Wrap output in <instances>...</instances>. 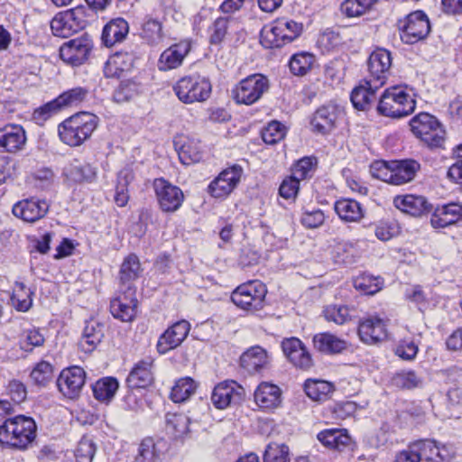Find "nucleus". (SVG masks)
Masks as SVG:
<instances>
[{
	"instance_id": "f257e3e1",
	"label": "nucleus",
	"mask_w": 462,
	"mask_h": 462,
	"mask_svg": "<svg viewBox=\"0 0 462 462\" xmlns=\"http://www.w3.org/2000/svg\"><path fill=\"white\" fill-rule=\"evenodd\" d=\"M34 420L24 415L5 419L0 425V443L18 450H25L36 438Z\"/></svg>"
},
{
	"instance_id": "f03ea898",
	"label": "nucleus",
	"mask_w": 462,
	"mask_h": 462,
	"mask_svg": "<svg viewBox=\"0 0 462 462\" xmlns=\"http://www.w3.org/2000/svg\"><path fill=\"white\" fill-rule=\"evenodd\" d=\"M97 126V117L88 112H80L68 117L58 125L60 141L70 146L78 147L90 138Z\"/></svg>"
},
{
	"instance_id": "7ed1b4c3",
	"label": "nucleus",
	"mask_w": 462,
	"mask_h": 462,
	"mask_svg": "<svg viewBox=\"0 0 462 462\" xmlns=\"http://www.w3.org/2000/svg\"><path fill=\"white\" fill-rule=\"evenodd\" d=\"M409 125L413 135L428 148H445L446 130L435 116L420 112L410 120Z\"/></svg>"
},
{
	"instance_id": "20e7f679",
	"label": "nucleus",
	"mask_w": 462,
	"mask_h": 462,
	"mask_svg": "<svg viewBox=\"0 0 462 462\" xmlns=\"http://www.w3.org/2000/svg\"><path fill=\"white\" fill-rule=\"evenodd\" d=\"M415 107L416 101L406 88L393 86L383 91L377 105V111L384 116L401 118L413 113Z\"/></svg>"
},
{
	"instance_id": "39448f33",
	"label": "nucleus",
	"mask_w": 462,
	"mask_h": 462,
	"mask_svg": "<svg viewBox=\"0 0 462 462\" xmlns=\"http://www.w3.org/2000/svg\"><path fill=\"white\" fill-rule=\"evenodd\" d=\"M303 32V24L287 18H279L263 27L260 42L266 49L281 48L296 40Z\"/></svg>"
},
{
	"instance_id": "423d86ee",
	"label": "nucleus",
	"mask_w": 462,
	"mask_h": 462,
	"mask_svg": "<svg viewBox=\"0 0 462 462\" xmlns=\"http://www.w3.org/2000/svg\"><path fill=\"white\" fill-rule=\"evenodd\" d=\"M173 90L184 104L203 102L211 94L210 81L199 75L183 77L173 87Z\"/></svg>"
},
{
	"instance_id": "0eeeda50",
	"label": "nucleus",
	"mask_w": 462,
	"mask_h": 462,
	"mask_svg": "<svg viewBox=\"0 0 462 462\" xmlns=\"http://www.w3.org/2000/svg\"><path fill=\"white\" fill-rule=\"evenodd\" d=\"M267 289L259 281H250L239 285L231 294L235 305L245 310L263 309Z\"/></svg>"
},
{
	"instance_id": "6e6552de",
	"label": "nucleus",
	"mask_w": 462,
	"mask_h": 462,
	"mask_svg": "<svg viewBox=\"0 0 462 462\" xmlns=\"http://www.w3.org/2000/svg\"><path fill=\"white\" fill-rule=\"evenodd\" d=\"M269 79L263 74H252L239 81L233 89V97L236 103L253 105L268 91Z\"/></svg>"
},
{
	"instance_id": "1a4fd4ad",
	"label": "nucleus",
	"mask_w": 462,
	"mask_h": 462,
	"mask_svg": "<svg viewBox=\"0 0 462 462\" xmlns=\"http://www.w3.org/2000/svg\"><path fill=\"white\" fill-rule=\"evenodd\" d=\"M401 39L406 44H414L425 39L430 32V23L423 11H415L400 22Z\"/></svg>"
},
{
	"instance_id": "9d476101",
	"label": "nucleus",
	"mask_w": 462,
	"mask_h": 462,
	"mask_svg": "<svg viewBox=\"0 0 462 462\" xmlns=\"http://www.w3.org/2000/svg\"><path fill=\"white\" fill-rule=\"evenodd\" d=\"M391 66V52L386 49L377 48L367 60L368 75L365 78L374 84V88H380L386 82Z\"/></svg>"
},
{
	"instance_id": "9b49d317",
	"label": "nucleus",
	"mask_w": 462,
	"mask_h": 462,
	"mask_svg": "<svg viewBox=\"0 0 462 462\" xmlns=\"http://www.w3.org/2000/svg\"><path fill=\"white\" fill-rule=\"evenodd\" d=\"M93 49V42L87 34L64 42L60 48V59L72 66L83 64Z\"/></svg>"
},
{
	"instance_id": "f8f14e48",
	"label": "nucleus",
	"mask_w": 462,
	"mask_h": 462,
	"mask_svg": "<svg viewBox=\"0 0 462 462\" xmlns=\"http://www.w3.org/2000/svg\"><path fill=\"white\" fill-rule=\"evenodd\" d=\"M153 189L160 208L163 212H175L184 200L182 190L163 178L155 179Z\"/></svg>"
},
{
	"instance_id": "ddd939ff",
	"label": "nucleus",
	"mask_w": 462,
	"mask_h": 462,
	"mask_svg": "<svg viewBox=\"0 0 462 462\" xmlns=\"http://www.w3.org/2000/svg\"><path fill=\"white\" fill-rule=\"evenodd\" d=\"M50 209V203L44 199L31 197L16 202L12 212L24 222L34 223L43 218Z\"/></svg>"
},
{
	"instance_id": "4468645a",
	"label": "nucleus",
	"mask_w": 462,
	"mask_h": 462,
	"mask_svg": "<svg viewBox=\"0 0 462 462\" xmlns=\"http://www.w3.org/2000/svg\"><path fill=\"white\" fill-rule=\"evenodd\" d=\"M85 383L86 372L77 365L63 369L57 379L59 391L69 399L79 397Z\"/></svg>"
},
{
	"instance_id": "2eb2a0df",
	"label": "nucleus",
	"mask_w": 462,
	"mask_h": 462,
	"mask_svg": "<svg viewBox=\"0 0 462 462\" xmlns=\"http://www.w3.org/2000/svg\"><path fill=\"white\" fill-rule=\"evenodd\" d=\"M136 306L135 289L127 285L124 291L111 300L110 311L114 318L123 322H130L135 316Z\"/></svg>"
},
{
	"instance_id": "dca6fc26",
	"label": "nucleus",
	"mask_w": 462,
	"mask_h": 462,
	"mask_svg": "<svg viewBox=\"0 0 462 462\" xmlns=\"http://www.w3.org/2000/svg\"><path fill=\"white\" fill-rule=\"evenodd\" d=\"M190 324L185 319L179 320L169 327L159 337L156 348L163 355L178 347L188 337Z\"/></svg>"
},
{
	"instance_id": "f3484780",
	"label": "nucleus",
	"mask_w": 462,
	"mask_h": 462,
	"mask_svg": "<svg viewBox=\"0 0 462 462\" xmlns=\"http://www.w3.org/2000/svg\"><path fill=\"white\" fill-rule=\"evenodd\" d=\"M282 348L287 359L297 368L309 370L313 365L311 356L298 337L284 338L282 341Z\"/></svg>"
},
{
	"instance_id": "a211bd4d",
	"label": "nucleus",
	"mask_w": 462,
	"mask_h": 462,
	"mask_svg": "<svg viewBox=\"0 0 462 462\" xmlns=\"http://www.w3.org/2000/svg\"><path fill=\"white\" fill-rule=\"evenodd\" d=\"M242 167L234 165L220 172L208 186V192L215 198H222L228 195L238 184L241 175Z\"/></svg>"
},
{
	"instance_id": "6ab92c4d",
	"label": "nucleus",
	"mask_w": 462,
	"mask_h": 462,
	"mask_svg": "<svg viewBox=\"0 0 462 462\" xmlns=\"http://www.w3.org/2000/svg\"><path fill=\"white\" fill-rule=\"evenodd\" d=\"M340 113V107L334 103L319 106L313 114L310 122L313 130L321 134L330 133L336 127V122Z\"/></svg>"
},
{
	"instance_id": "aec40b11",
	"label": "nucleus",
	"mask_w": 462,
	"mask_h": 462,
	"mask_svg": "<svg viewBox=\"0 0 462 462\" xmlns=\"http://www.w3.org/2000/svg\"><path fill=\"white\" fill-rule=\"evenodd\" d=\"M62 175L68 180L74 183H90L97 179V168L88 162H82L78 159H73L64 166Z\"/></svg>"
},
{
	"instance_id": "412c9836",
	"label": "nucleus",
	"mask_w": 462,
	"mask_h": 462,
	"mask_svg": "<svg viewBox=\"0 0 462 462\" xmlns=\"http://www.w3.org/2000/svg\"><path fill=\"white\" fill-rule=\"evenodd\" d=\"M358 336L361 341L368 345L383 341L387 337L385 324L377 317L368 318L359 323Z\"/></svg>"
},
{
	"instance_id": "4be33fe9",
	"label": "nucleus",
	"mask_w": 462,
	"mask_h": 462,
	"mask_svg": "<svg viewBox=\"0 0 462 462\" xmlns=\"http://www.w3.org/2000/svg\"><path fill=\"white\" fill-rule=\"evenodd\" d=\"M190 51V42L181 41L166 49L160 56L158 67L161 70H170L181 65L185 56Z\"/></svg>"
},
{
	"instance_id": "5701e85b",
	"label": "nucleus",
	"mask_w": 462,
	"mask_h": 462,
	"mask_svg": "<svg viewBox=\"0 0 462 462\" xmlns=\"http://www.w3.org/2000/svg\"><path fill=\"white\" fill-rule=\"evenodd\" d=\"M152 365L153 360L151 357L139 361L126 378L127 386L137 389L151 385L153 382Z\"/></svg>"
},
{
	"instance_id": "b1692460",
	"label": "nucleus",
	"mask_w": 462,
	"mask_h": 462,
	"mask_svg": "<svg viewBox=\"0 0 462 462\" xmlns=\"http://www.w3.org/2000/svg\"><path fill=\"white\" fill-rule=\"evenodd\" d=\"M461 219L462 205L453 202L438 207L431 216L430 223L434 228H444Z\"/></svg>"
},
{
	"instance_id": "393cba45",
	"label": "nucleus",
	"mask_w": 462,
	"mask_h": 462,
	"mask_svg": "<svg viewBox=\"0 0 462 462\" xmlns=\"http://www.w3.org/2000/svg\"><path fill=\"white\" fill-rule=\"evenodd\" d=\"M134 63L133 52L117 51L105 63L103 71L106 78H120L124 72L130 71Z\"/></svg>"
},
{
	"instance_id": "a878e982",
	"label": "nucleus",
	"mask_w": 462,
	"mask_h": 462,
	"mask_svg": "<svg viewBox=\"0 0 462 462\" xmlns=\"http://www.w3.org/2000/svg\"><path fill=\"white\" fill-rule=\"evenodd\" d=\"M173 145L182 164L189 165L201 160L199 143L185 135L174 137Z\"/></svg>"
},
{
	"instance_id": "bb28decb",
	"label": "nucleus",
	"mask_w": 462,
	"mask_h": 462,
	"mask_svg": "<svg viewBox=\"0 0 462 462\" xmlns=\"http://www.w3.org/2000/svg\"><path fill=\"white\" fill-rule=\"evenodd\" d=\"M25 131L21 125H8L0 129V149L14 152L21 150L25 144Z\"/></svg>"
},
{
	"instance_id": "cd10ccee",
	"label": "nucleus",
	"mask_w": 462,
	"mask_h": 462,
	"mask_svg": "<svg viewBox=\"0 0 462 462\" xmlns=\"http://www.w3.org/2000/svg\"><path fill=\"white\" fill-rule=\"evenodd\" d=\"M393 204L398 209L414 217H420L431 209L426 198L412 194L395 197Z\"/></svg>"
},
{
	"instance_id": "c85d7f7f",
	"label": "nucleus",
	"mask_w": 462,
	"mask_h": 462,
	"mask_svg": "<svg viewBox=\"0 0 462 462\" xmlns=\"http://www.w3.org/2000/svg\"><path fill=\"white\" fill-rule=\"evenodd\" d=\"M129 33V24L124 18H116L103 28L101 40L105 46L112 47L122 42Z\"/></svg>"
},
{
	"instance_id": "c756f323",
	"label": "nucleus",
	"mask_w": 462,
	"mask_h": 462,
	"mask_svg": "<svg viewBox=\"0 0 462 462\" xmlns=\"http://www.w3.org/2000/svg\"><path fill=\"white\" fill-rule=\"evenodd\" d=\"M313 346L319 352L335 355L346 350L348 344L346 340L329 332L318 333L312 338Z\"/></svg>"
},
{
	"instance_id": "7c9ffc66",
	"label": "nucleus",
	"mask_w": 462,
	"mask_h": 462,
	"mask_svg": "<svg viewBox=\"0 0 462 462\" xmlns=\"http://www.w3.org/2000/svg\"><path fill=\"white\" fill-rule=\"evenodd\" d=\"M104 337V325L95 319L86 321L82 337L79 342V347L86 353H90Z\"/></svg>"
},
{
	"instance_id": "2f4dec72",
	"label": "nucleus",
	"mask_w": 462,
	"mask_h": 462,
	"mask_svg": "<svg viewBox=\"0 0 462 462\" xmlns=\"http://www.w3.org/2000/svg\"><path fill=\"white\" fill-rule=\"evenodd\" d=\"M280 388L273 383H262L254 392V401L262 409H274L282 402Z\"/></svg>"
},
{
	"instance_id": "473e14b6",
	"label": "nucleus",
	"mask_w": 462,
	"mask_h": 462,
	"mask_svg": "<svg viewBox=\"0 0 462 462\" xmlns=\"http://www.w3.org/2000/svg\"><path fill=\"white\" fill-rule=\"evenodd\" d=\"M392 165L393 166V185L411 181L420 170V162L413 159L393 161Z\"/></svg>"
},
{
	"instance_id": "72a5a7b5",
	"label": "nucleus",
	"mask_w": 462,
	"mask_h": 462,
	"mask_svg": "<svg viewBox=\"0 0 462 462\" xmlns=\"http://www.w3.org/2000/svg\"><path fill=\"white\" fill-rule=\"evenodd\" d=\"M235 381L224 382L215 386L211 401L213 405L219 410L226 409L233 402L239 399V393L235 390Z\"/></svg>"
},
{
	"instance_id": "f704fd0d",
	"label": "nucleus",
	"mask_w": 462,
	"mask_h": 462,
	"mask_svg": "<svg viewBox=\"0 0 462 462\" xmlns=\"http://www.w3.org/2000/svg\"><path fill=\"white\" fill-rule=\"evenodd\" d=\"M267 363V353L259 346H252L240 357L241 366L250 374L259 372Z\"/></svg>"
},
{
	"instance_id": "c9c22d12",
	"label": "nucleus",
	"mask_w": 462,
	"mask_h": 462,
	"mask_svg": "<svg viewBox=\"0 0 462 462\" xmlns=\"http://www.w3.org/2000/svg\"><path fill=\"white\" fill-rule=\"evenodd\" d=\"M368 79H364V84L355 88L351 93L353 106L358 110H366L372 102L375 100V92L379 88H374Z\"/></svg>"
},
{
	"instance_id": "e433bc0d",
	"label": "nucleus",
	"mask_w": 462,
	"mask_h": 462,
	"mask_svg": "<svg viewBox=\"0 0 462 462\" xmlns=\"http://www.w3.org/2000/svg\"><path fill=\"white\" fill-rule=\"evenodd\" d=\"M318 439L327 448L338 451L351 444V438L346 430L340 429L325 430L318 434Z\"/></svg>"
},
{
	"instance_id": "4c0bfd02",
	"label": "nucleus",
	"mask_w": 462,
	"mask_h": 462,
	"mask_svg": "<svg viewBox=\"0 0 462 462\" xmlns=\"http://www.w3.org/2000/svg\"><path fill=\"white\" fill-rule=\"evenodd\" d=\"M334 208L338 217L346 222H358L365 216L361 204L355 199H339L336 201Z\"/></svg>"
},
{
	"instance_id": "58836bf2",
	"label": "nucleus",
	"mask_w": 462,
	"mask_h": 462,
	"mask_svg": "<svg viewBox=\"0 0 462 462\" xmlns=\"http://www.w3.org/2000/svg\"><path fill=\"white\" fill-rule=\"evenodd\" d=\"M162 440L146 437L142 439L133 462H156L161 455Z\"/></svg>"
},
{
	"instance_id": "ea45409f",
	"label": "nucleus",
	"mask_w": 462,
	"mask_h": 462,
	"mask_svg": "<svg viewBox=\"0 0 462 462\" xmlns=\"http://www.w3.org/2000/svg\"><path fill=\"white\" fill-rule=\"evenodd\" d=\"M353 286L364 294L374 295L382 290L383 279L380 276L364 273L353 279Z\"/></svg>"
},
{
	"instance_id": "a19ab883",
	"label": "nucleus",
	"mask_w": 462,
	"mask_h": 462,
	"mask_svg": "<svg viewBox=\"0 0 462 462\" xmlns=\"http://www.w3.org/2000/svg\"><path fill=\"white\" fill-rule=\"evenodd\" d=\"M142 272L141 263L136 254H131L126 256L122 263L119 279L125 287L131 285L130 282L137 279Z\"/></svg>"
},
{
	"instance_id": "79ce46f5",
	"label": "nucleus",
	"mask_w": 462,
	"mask_h": 462,
	"mask_svg": "<svg viewBox=\"0 0 462 462\" xmlns=\"http://www.w3.org/2000/svg\"><path fill=\"white\" fill-rule=\"evenodd\" d=\"M119 383L115 377H104L92 385L94 397L100 402H109L118 390Z\"/></svg>"
},
{
	"instance_id": "37998d69",
	"label": "nucleus",
	"mask_w": 462,
	"mask_h": 462,
	"mask_svg": "<svg viewBox=\"0 0 462 462\" xmlns=\"http://www.w3.org/2000/svg\"><path fill=\"white\" fill-rule=\"evenodd\" d=\"M140 36L151 45L158 44L163 39L162 23L152 16H146L142 24Z\"/></svg>"
},
{
	"instance_id": "c03bdc74",
	"label": "nucleus",
	"mask_w": 462,
	"mask_h": 462,
	"mask_svg": "<svg viewBox=\"0 0 462 462\" xmlns=\"http://www.w3.org/2000/svg\"><path fill=\"white\" fill-rule=\"evenodd\" d=\"M32 291L23 282H16L11 296L12 305L16 310L25 312L32 305Z\"/></svg>"
},
{
	"instance_id": "a18cd8bd",
	"label": "nucleus",
	"mask_w": 462,
	"mask_h": 462,
	"mask_svg": "<svg viewBox=\"0 0 462 462\" xmlns=\"http://www.w3.org/2000/svg\"><path fill=\"white\" fill-rule=\"evenodd\" d=\"M315 61V57L310 52H298L293 54L289 61L291 72L295 76L306 75Z\"/></svg>"
},
{
	"instance_id": "49530a36",
	"label": "nucleus",
	"mask_w": 462,
	"mask_h": 462,
	"mask_svg": "<svg viewBox=\"0 0 462 462\" xmlns=\"http://www.w3.org/2000/svg\"><path fill=\"white\" fill-rule=\"evenodd\" d=\"M140 84L134 79L122 80L114 90L113 100L116 103L128 102L140 94Z\"/></svg>"
},
{
	"instance_id": "de8ad7c7",
	"label": "nucleus",
	"mask_w": 462,
	"mask_h": 462,
	"mask_svg": "<svg viewBox=\"0 0 462 462\" xmlns=\"http://www.w3.org/2000/svg\"><path fill=\"white\" fill-rule=\"evenodd\" d=\"M166 430L178 439L189 432V419L184 414L168 413L166 415Z\"/></svg>"
},
{
	"instance_id": "09e8293b",
	"label": "nucleus",
	"mask_w": 462,
	"mask_h": 462,
	"mask_svg": "<svg viewBox=\"0 0 462 462\" xmlns=\"http://www.w3.org/2000/svg\"><path fill=\"white\" fill-rule=\"evenodd\" d=\"M306 394L314 401H326L333 392V385L326 381H307L304 385Z\"/></svg>"
},
{
	"instance_id": "8fccbe9b",
	"label": "nucleus",
	"mask_w": 462,
	"mask_h": 462,
	"mask_svg": "<svg viewBox=\"0 0 462 462\" xmlns=\"http://www.w3.org/2000/svg\"><path fill=\"white\" fill-rule=\"evenodd\" d=\"M196 388V383L190 377L180 378L171 389V399L174 402H185L195 393Z\"/></svg>"
},
{
	"instance_id": "3c124183",
	"label": "nucleus",
	"mask_w": 462,
	"mask_h": 462,
	"mask_svg": "<svg viewBox=\"0 0 462 462\" xmlns=\"http://www.w3.org/2000/svg\"><path fill=\"white\" fill-rule=\"evenodd\" d=\"M414 444L417 446L420 460L437 461L439 458V461H446V457L441 455L440 448L435 440L420 439L415 441Z\"/></svg>"
},
{
	"instance_id": "603ef678",
	"label": "nucleus",
	"mask_w": 462,
	"mask_h": 462,
	"mask_svg": "<svg viewBox=\"0 0 462 462\" xmlns=\"http://www.w3.org/2000/svg\"><path fill=\"white\" fill-rule=\"evenodd\" d=\"M376 2L377 0H345L340 10L347 17H359L370 10Z\"/></svg>"
},
{
	"instance_id": "864d4df0",
	"label": "nucleus",
	"mask_w": 462,
	"mask_h": 462,
	"mask_svg": "<svg viewBox=\"0 0 462 462\" xmlns=\"http://www.w3.org/2000/svg\"><path fill=\"white\" fill-rule=\"evenodd\" d=\"M332 259L337 265H351L356 262V250L352 245L338 244L332 251Z\"/></svg>"
},
{
	"instance_id": "5fc2aeb1",
	"label": "nucleus",
	"mask_w": 462,
	"mask_h": 462,
	"mask_svg": "<svg viewBox=\"0 0 462 462\" xmlns=\"http://www.w3.org/2000/svg\"><path fill=\"white\" fill-rule=\"evenodd\" d=\"M88 94V90L86 88L78 87L60 94L55 102L58 104L60 108L64 106H77L84 101Z\"/></svg>"
},
{
	"instance_id": "6e6d98bb",
	"label": "nucleus",
	"mask_w": 462,
	"mask_h": 462,
	"mask_svg": "<svg viewBox=\"0 0 462 462\" xmlns=\"http://www.w3.org/2000/svg\"><path fill=\"white\" fill-rule=\"evenodd\" d=\"M263 462H290L289 447L274 442L268 444L263 453Z\"/></svg>"
},
{
	"instance_id": "4d7b16f0",
	"label": "nucleus",
	"mask_w": 462,
	"mask_h": 462,
	"mask_svg": "<svg viewBox=\"0 0 462 462\" xmlns=\"http://www.w3.org/2000/svg\"><path fill=\"white\" fill-rule=\"evenodd\" d=\"M31 378L35 384L46 386L53 378V366L47 361L39 362L31 372Z\"/></svg>"
},
{
	"instance_id": "13d9d810",
	"label": "nucleus",
	"mask_w": 462,
	"mask_h": 462,
	"mask_svg": "<svg viewBox=\"0 0 462 462\" xmlns=\"http://www.w3.org/2000/svg\"><path fill=\"white\" fill-rule=\"evenodd\" d=\"M51 29L55 36L67 38L75 33L67 20L66 11L58 13L51 21Z\"/></svg>"
},
{
	"instance_id": "bf43d9fd",
	"label": "nucleus",
	"mask_w": 462,
	"mask_h": 462,
	"mask_svg": "<svg viewBox=\"0 0 462 462\" xmlns=\"http://www.w3.org/2000/svg\"><path fill=\"white\" fill-rule=\"evenodd\" d=\"M317 163L315 157H303L294 165L292 176L299 180L310 178L315 171Z\"/></svg>"
},
{
	"instance_id": "052dcab7",
	"label": "nucleus",
	"mask_w": 462,
	"mask_h": 462,
	"mask_svg": "<svg viewBox=\"0 0 462 462\" xmlns=\"http://www.w3.org/2000/svg\"><path fill=\"white\" fill-rule=\"evenodd\" d=\"M286 128L278 121H272L262 132L263 141L267 144H275L284 138Z\"/></svg>"
},
{
	"instance_id": "680f3d73",
	"label": "nucleus",
	"mask_w": 462,
	"mask_h": 462,
	"mask_svg": "<svg viewBox=\"0 0 462 462\" xmlns=\"http://www.w3.org/2000/svg\"><path fill=\"white\" fill-rule=\"evenodd\" d=\"M67 20L70 23V27L75 32L83 30L88 24V9L85 6L79 5L75 8L66 10Z\"/></svg>"
},
{
	"instance_id": "e2e57ef3",
	"label": "nucleus",
	"mask_w": 462,
	"mask_h": 462,
	"mask_svg": "<svg viewBox=\"0 0 462 462\" xmlns=\"http://www.w3.org/2000/svg\"><path fill=\"white\" fill-rule=\"evenodd\" d=\"M323 313L328 321H332L337 325H343L351 319L349 309L345 305L328 306Z\"/></svg>"
},
{
	"instance_id": "0e129e2a",
	"label": "nucleus",
	"mask_w": 462,
	"mask_h": 462,
	"mask_svg": "<svg viewBox=\"0 0 462 462\" xmlns=\"http://www.w3.org/2000/svg\"><path fill=\"white\" fill-rule=\"evenodd\" d=\"M96 449V444L90 439L82 438L75 452L77 462H92Z\"/></svg>"
},
{
	"instance_id": "69168bd1",
	"label": "nucleus",
	"mask_w": 462,
	"mask_h": 462,
	"mask_svg": "<svg viewBox=\"0 0 462 462\" xmlns=\"http://www.w3.org/2000/svg\"><path fill=\"white\" fill-rule=\"evenodd\" d=\"M370 172L375 179L393 184V166L383 161H376L370 166Z\"/></svg>"
},
{
	"instance_id": "338daca9",
	"label": "nucleus",
	"mask_w": 462,
	"mask_h": 462,
	"mask_svg": "<svg viewBox=\"0 0 462 462\" xmlns=\"http://www.w3.org/2000/svg\"><path fill=\"white\" fill-rule=\"evenodd\" d=\"M44 342V336L40 332V330L32 328L24 331L23 338L20 341V346L23 350L31 352L33 347L42 346Z\"/></svg>"
},
{
	"instance_id": "774afa93",
	"label": "nucleus",
	"mask_w": 462,
	"mask_h": 462,
	"mask_svg": "<svg viewBox=\"0 0 462 462\" xmlns=\"http://www.w3.org/2000/svg\"><path fill=\"white\" fill-rule=\"evenodd\" d=\"M228 23L229 19L227 17H219L214 22L209 28L210 43L218 44L225 39L227 32Z\"/></svg>"
}]
</instances>
